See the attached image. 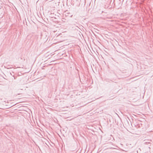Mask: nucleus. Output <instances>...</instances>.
Listing matches in <instances>:
<instances>
[{"mask_svg":"<svg viewBox=\"0 0 153 153\" xmlns=\"http://www.w3.org/2000/svg\"><path fill=\"white\" fill-rule=\"evenodd\" d=\"M13 76L14 77V79H16V77H15V76Z\"/></svg>","mask_w":153,"mask_h":153,"instance_id":"nucleus-1","label":"nucleus"},{"mask_svg":"<svg viewBox=\"0 0 153 153\" xmlns=\"http://www.w3.org/2000/svg\"><path fill=\"white\" fill-rule=\"evenodd\" d=\"M10 74L11 75H12V74H11V73H10Z\"/></svg>","mask_w":153,"mask_h":153,"instance_id":"nucleus-2","label":"nucleus"},{"mask_svg":"<svg viewBox=\"0 0 153 153\" xmlns=\"http://www.w3.org/2000/svg\"><path fill=\"white\" fill-rule=\"evenodd\" d=\"M137 153H138V151H137Z\"/></svg>","mask_w":153,"mask_h":153,"instance_id":"nucleus-3","label":"nucleus"},{"mask_svg":"<svg viewBox=\"0 0 153 153\" xmlns=\"http://www.w3.org/2000/svg\"><path fill=\"white\" fill-rule=\"evenodd\" d=\"M7 68V69H9V68Z\"/></svg>","mask_w":153,"mask_h":153,"instance_id":"nucleus-4","label":"nucleus"}]
</instances>
